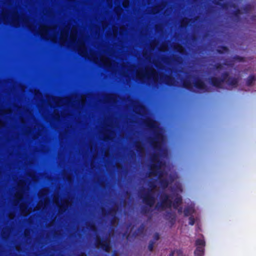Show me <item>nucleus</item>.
Returning a JSON list of instances; mask_svg holds the SVG:
<instances>
[{
  "instance_id": "obj_36",
  "label": "nucleus",
  "mask_w": 256,
  "mask_h": 256,
  "mask_svg": "<svg viewBox=\"0 0 256 256\" xmlns=\"http://www.w3.org/2000/svg\"><path fill=\"white\" fill-rule=\"evenodd\" d=\"M102 212L104 214H108L106 210L104 208L102 209Z\"/></svg>"
},
{
  "instance_id": "obj_27",
  "label": "nucleus",
  "mask_w": 256,
  "mask_h": 256,
  "mask_svg": "<svg viewBox=\"0 0 256 256\" xmlns=\"http://www.w3.org/2000/svg\"><path fill=\"white\" fill-rule=\"evenodd\" d=\"M214 68L216 70H220L222 69L223 66L222 64L217 63L214 65Z\"/></svg>"
},
{
  "instance_id": "obj_8",
  "label": "nucleus",
  "mask_w": 256,
  "mask_h": 256,
  "mask_svg": "<svg viewBox=\"0 0 256 256\" xmlns=\"http://www.w3.org/2000/svg\"><path fill=\"white\" fill-rule=\"evenodd\" d=\"M164 84L168 86H174L175 80L174 78L169 75H164Z\"/></svg>"
},
{
  "instance_id": "obj_32",
  "label": "nucleus",
  "mask_w": 256,
  "mask_h": 256,
  "mask_svg": "<svg viewBox=\"0 0 256 256\" xmlns=\"http://www.w3.org/2000/svg\"><path fill=\"white\" fill-rule=\"evenodd\" d=\"M177 256H184L183 251L182 249H178L176 250Z\"/></svg>"
},
{
  "instance_id": "obj_34",
  "label": "nucleus",
  "mask_w": 256,
  "mask_h": 256,
  "mask_svg": "<svg viewBox=\"0 0 256 256\" xmlns=\"http://www.w3.org/2000/svg\"><path fill=\"white\" fill-rule=\"evenodd\" d=\"M154 239L158 240L160 239V234L158 232H156L154 235Z\"/></svg>"
},
{
  "instance_id": "obj_47",
  "label": "nucleus",
  "mask_w": 256,
  "mask_h": 256,
  "mask_svg": "<svg viewBox=\"0 0 256 256\" xmlns=\"http://www.w3.org/2000/svg\"><path fill=\"white\" fill-rule=\"evenodd\" d=\"M58 118H60V116L58 115Z\"/></svg>"
},
{
  "instance_id": "obj_17",
  "label": "nucleus",
  "mask_w": 256,
  "mask_h": 256,
  "mask_svg": "<svg viewBox=\"0 0 256 256\" xmlns=\"http://www.w3.org/2000/svg\"><path fill=\"white\" fill-rule=\"evenodd\" d=\"M195 244L196 247L202 246L204 248L206 244V242L204 240L198 238L196 240Z\"/></svg>"
},
{
  "instance_id": "obj_38",
  "label": "nucleus",
  "mask_w": 256,
  "mask_h": 256,
  "mask_svg": "<svg viewBox=\"0 0 256 256\" xmlns=\"http://www.w3.org/2000/svg\"><path fill=\"white\" fill-rule=\"evenodd\" d=\"M177 209L178 210V213H181L182 212V207H180L178 208Z\"/></svg>"
},
{
  "instance_id": "obj_26",
  "label": "nucleus",
  "mask_w": 256,
  "mask_h": 256,
  "mask_svg": "<svg viewBox=\"0 0 256 256\" xmlns=\"http://www.w3.org/2000/svg\"><path fill=\"white\" fill-rule=\"evenodd\" d=\"M154 241L151 240L150 241L148 246V249L150 251L152 252L153 250L154 246Z\"/></svg>"
},
{
  "instance_id": "obj_25",
  "label": "nucleus",
  "mask_w": 256,
  "mask_h": 256,
  "mask_svg": "<svg viewBox=\"0 0 256 256\" xmlns=\"http://www.w3.org/2000/svg\"><path fill=\"white\" fill-rule=\"evenodd\" d=\"M172 216V218L170 220H168L170 224V228H172L175 224L176 221V216Z\"/></svg>"
},
{
  "instance_id": "obj_37",
  "label": "nucleus",
  "mask_w": 256,
  "mask_h": 256,
  "mask_svg": "<svg viewBox=\"0 0 256 256\" xmlns=\"http://www.w3.org/2000/svg\"><path fill=\"white\" fill-rule=\"evenodd\" d=\"M174 250H172V251L170 254H169V256H174Z\"/></svg>"
},
{
  "instance_id": "obj_3",
  "label": "nucleus",
  "mask_w": 256,
  "mask_h": 256,
  "mask_svg": "<svg viewBox=\"0 0 256 256\" xmlns=\"http://www.w3.org/2000/svg\"><path fill=\"white\" fill-rule=\"evenodd\" d=\"M210 84L217 88H222V84L224 82L234 88H236L238 83V78L230 76L228 72H225L222 74V78L211 76L209 78Z\"/></svg>"
},
{
  "instance_id": "obj_16",
  "label": "nucleus",
  "mask_w": 256,
  "mask_h": 256,
  "mask_svg": "<svg viewBox=\"0 0 256 256\" xmlns=\"http://www.w3.org/2000/svg\"><path fill=\"white\" fill-rule=\"evenodd\" d=\"M135 148L138 152L142 153L144 150L142 144L140 142H136L135 144Z\"/></svg>"
},
{
  "instance_id": "obj_4",
  "label": "nucleus",
  "mask_w": 256,
  "mask_h": 256,
  "mask_svg": "<svg viewBox=\"0 0 256 256\" xmlns=\"http://www.w3.org/2000/svg\"><path fill=\"white\" fill-rule=\"evenodd\" d=\"M160 202L156 204L155 209L158 211H162L167 208L172 206V201L170 198V195L165 192H162L160 197Z\"/></svg>"
},
{
  "instance_id": "obj_22",
  "label": "nucleus",
  "mask_w": 256,
  "mask_h": 256,
  "mask_svg": "<svg viewBox=\"0 0 256 256\" xmlns=\"http://www.w3.org/2000/svg\"><path fill=\"white\" fill-rule=\"evenodd\" d=\"M233 60L234 61L244 62V57H242L236 55L233 57Z\"/></svg>"
},
{
  "instance_id": "obj_12",
  "label": "nucleus",
  "mask_w": 256,
  "mask_h": 256,
  "mask_svg": "<svg viewBox=\"0 0 256 256\" xmlns=\"http://www.w3.org/2000/svg\"><path fill=\"white\" fill-rule=\"evenodd\" d=\"M194 210L192 207L191 206H187L184 208V216L186 217L189 216H190L194 212Z\"/></svg>"
},
{
  "instance_id": "obj_10",
  "label": "nucleus",
  "mask_w": 256,
  "mask_h": 256,
  "mask_svg": "<svg viewBox=\"0 0 256 256\" xmlns=\"http://www.w3.org/2000/svg\"><path fill=\"white\" fill-rule=\"evenodd\" d=\"M256 81V76L254 74H250L246 80V85L248 86H250Z\"/></svg>"
},
{
  "instance_id": "obj_15",
  "label": "nucleus",
  "mask_w": 256,
  "mask_h": 256,
  "mask_svg": "<svg viewBox=\"0 0 256 256\" xmlns=\"http://www.w3.org/2000/svg\"><path fill=\"white\" fill-rule=\"evenodd\" d=\"M204 254V248L198 246L194 252V256H202Z\"/></svg>"
},
{
  "instance_id": "obj_21",
  "label": "nucleus",
  "mask_w": 256,
  "mask_h": 256,
  "mask_svg": "<svg viewBox=\"0 0 256 256\" xmlns=\"http://www.w3.org/2000/svg\"><path fill=\"white\" fill-rule=\"evenodd\" d=\"M242 9L244 10V12L248 13L250 11V10L252 9V7H251V6L250 4H248L245 5L243 7Z\"/></svg>"
},
{
  "instance_id": "obj_35",
  "label": "nucleus",
  "mask_w": 256,
  "mask_h": 256,
  "mask_svg": "<svg viewBox=\"0 0 256 256\" xmlns=\"http://www.w3.org/2000/svg\"><path fill=\"white\" fill-rule=\"evenodd\" d=\"M148 210L146 208H144L142 209V212L144 214H146L148 212Z\"/></svg>"
},
{
  "instance_id": "obj_6",
  "label": "nucleus",
  "mask_w": 256,
  "mask_h": 256,
  "mask_svg": "<svg viewBox=\"0 0 256 256\" xmlns=\"http://www.w3.org/2000/svg\"><path fill=\"white\" fill-rule=\"evenodd\" d=\"M143 202L148 206L152 207L155 202V198L151 194V190H148L144 195L141 196Z\"/></svg>"
},
{
  "instance_id": "obj_18",
  "label": "nucleus",
  "mask_w": 256,
  "mask_h": 256,
  "mask_svg": "<svg viewBox=\"0 0 256 256\" xmlns=\"http://www.w3.org/2000/svg\"><path fill=\"white\" fill-rule=\"evenodd\" d=\"M172 215L173 216H176V214L174 213H173L170 211H168L164 214V218L166 220H170L172 218Z\"/></svg>"
},
{
  "instance_id": "obj_2",
  "label": "nucleus",
  "mask_w": 256,
  "mask_h": 256,
  "mask_svg": "<svg viewBox=\"0 0 256 256\" xmlns=\"http://www.w3.org/2000/svg\"><path fill=\"white\" fill-rule=\"evenodd\" d=\"M145 126L153 134L154 136L148 138V142L154 150L160 149V140L162 138V134L158 130V126L154 120L148 118L144 122Z\"/></svg>"
},
{
  "instance_id": "obj_29",
  "label": "nucleus",
  "mask_w": 256,
  "mask_h": 256,
  "mask_svg": "<svg viewBox=\"0 0 256 256\" xmlns=\"http://www.w3.org/2000/svg\"><path fill=\"white\" fill-rule=\"evenodd\" d=\"M67 207H68L67 205H66L64 204H62V205L60 206V208H59V212H61V211L64 212L66 210V208Z\"/></svg>"
},
{
  "instance_id": "obj_41",
  "label": "nucleus",
  "mask_w": 256,
  "mask_h": 256,
  "mask_svg": "<svg viewBox=\"0 0 256 256\" xmlns=\"http://www.w3.org/2000/svg\"><path fill=\"white\" fill-rule=\"evenodd\" d=\"M116 212V210H114V209H112V210H110L109 212V214H111V213H112V212Z\"/></svg>"
},
{
  "instance_id": "obj_33",
  "label": "nucleus",
  "mask_w": 256,
  "mask_h": 256,
  "mask_svg": "<svg viewBox=\"0 0 256 256\" xmlns=\"http://www.w3.org/2000/svg\"><path fill=\"white\" fill-rule=\"evenodd\" d=\"M175 49L179 52L180 53H182V50H183V48L182 46L180 45V44H178L176 48Z\"/></svg>"
},
{
  "instance_id": "obj_31",
  "label": "nucleus",
  "mask_w": 256,
  "mask_h": 256,
  "mask_svg": "<svg viewBox=\"0 0 256 256\" xmlns=\"http://www.w3.org/2000/svg\"><path fill=\"white\" fill-rule=\"evenodd\" d=\"M18 184H20L19 187L22 190L26 185V182L24 180H20Z\"/></svg>"
},
{
  "instance_id": "obj_11",
  "label": "nucleus",
  "mask_w": 256,
  "mask_h": 256,
  "mask_svg": "<svg viewBox=\"0 0 256 256\" xmlns=\"http://www.w3.org/2000/svg\"><path fill=\"white\" fill-rule=\"evenodd\" d=\"M182 87L191 90L192 88L191 82L188 80H183L182 81Z\"/></svg>"
},
{
  "instance_id": "obj_24",
  "label": "nucleus",
  "mask_w": 256,
  "mask_h": 256,
  "mask_svg": "<svg viewBox=\"0 0 256 256\" xmlns=\"http://www.w3.org/2000/svg\"><path fill=\"white\" fill-rule=\"evenodd\" d=\"M148 186L151 188V190H150L151 191L152 189H154L156 187V182L154 181L150 182H148Z\"/></svg>"
},
{
  "instance_id": "obj_46",
  "label": "nucleus",
  "mask_w": 256,
  "mask_h": 256,
  "mask_svg": "<svg viewBox=\"0 0 256 256\" xmlns=\"http://www.w3.org/2000/svg\"><path fill=\"white\" fill-rule=\"evenodd\" d=\"M225 6H226V4H223L222 5V7H224V8Z\"/></svg>"
},
{
  "instance_id": "obj_45",
  "label": "nucleus",
  "mask_w": 256,
  "mask_h": 256,
  "mask_svg": "<svg viewBox=\"0 0 256 256\" xmlns=\"http://www.w3.org/2000/svg\"><path fill=\"white\" fill-rule=\"evenodd\" d=\"M154 10H156V12H158V10L156 8H154Z\"/></svg>"
},
{
  "instance_id": "obj_28",
  "label": "nucleus",
  "mask_w": 256,
  "mask_h": 256,
  "mask_svg": "<svg viewBox=\"0 0 256 256\" xmlns=\"http://www.w3.org/2000/svg\"><path fill=\"white\" fill-rule=\"evenodd\" d=\"M189 224L191 226H193L195 223V220L193 216H190L189 218Z\"/></svg>"
},
{
  "instance_id": "obj_20",
  "label": "nucleus",
  "mask_w": 256,
  "mask_h": 256,
  "mask_svg": "<svg viewBox=\"0 0 256 256\" xmlns=\"http://www.w3.org/2000/svg\"><path fill=\"white\" fill-rule=\"evenodd\" d=\"M144 226L143 224H142L138 229V232H135L134 233V235L136 236H138V233L139 234H142L144 232Z\"/></svg>"
},
{
  "instance_id": "obj_44",
  "label": "nucleus",
  "mask_w": 256,
  "mask_h": 256,
  "mask_svg": "<svg viewBox=\"0 0 256 256\" xmlns=\"http://www.w3.org/2000/svg\"><path fill=\"white\" fill-rule=\"evenodd\" d=\"M232 6L233 8H236V6L234 4H233L232 5Z\"/></svg>"
},
{
  "instance_id": "obj_1",
  "label": "nucleus",
  "mask_w": 256,
  "mask_h": 256,
  "mask_svg": "<svg viewBox=\"0 0 256 256\" xmlns=\"http://www.w3.org/2000/svg\"><path fill=\"white\" fill-rule=\"evenodd\" d=\"M151 164L149 166L150 174L154 176H158V182L163 189L166 188L168 184L169 181L167 178H162L164 172L160 170L163 164L162 162L159 158V155L154 153L150 156Z\"/></svg>"
},
{
  "instance_id": "obj_19",
  "label": "nucleus",
  "mask_w": 256,
  "mask_h": 256,
  "mask_svg": "<svg viewBox=\"0 0 256 256\" xmlns=\"http://www.w3.org/2000/svg\"><path fill=\"white\" fill-rule=\"evenodd\" d=\"M87 227L94 232H96L98 230L97 228L94 224L89 223L87 224Z\"/></svg>"
},
{
  "instance_id": "obj_5",
  "label": "nucleus",
  "mask_w": 256,
  "mask_h": 256,
  "mask_svg": "<svg viewBox=\"0 0 256 256\" xmlns=\"http://www.w3.org/2000/svg\"><path fill=\"white\" fill-rule=\"evenodd\" d=\"M95 246L104 251L108 252L111 248L110 241L108 238H102L100 236H96L95 239Z\"/></svg>"
},
{
  "instance_id": "obj_42",
  "label": "nucleus",
  "mask_w": 256,
  "mask_h": 256,
  "mask_svg": "<svg viewBox=\"0 0 256 256\" xmlns=\"http://www.w3.org/2000/svg\"><path fill=\"white\" fill-rule=\"evenodd\" d=\"M112 256H118L116 252H114Z\"/></svg>"
},
{
  "instance_id": "obj_9",
  "label": "nucleus",
  "mask_w": 256,
  "mask_h": 256,
  "mask_svg": "<svg viewBox=\"0 0 256 256\" xmlns=\"http://www.w3.org/2000/svg\"><path fill=\"white\" fill-rule=\"evenodd\" d=\"M182 198L181 196H178L172 202V206L174 209H177L182 203Z\"/></svg>"
},
{
  "instance_id": "obj_40",
  "label": "nucleus",
  "mask_w": 256,
  "mask_h": 256,
  "mask_svg": "<svg viewBox=\"0 0 256 256\" xmlns=\"http://www.w3.org/2000/svg\"><path fill=\"white\" fill-rule=\"evenodd\" d=\"M78 256H86V254L84 252H81Z\"/></svg>"
},
{
  "instance_id": "obj_13",
  "label": "nucleus",
  "mask_w": 256,
  "mask_h": 256,
  "mask_svg": "<svg viewBox=\"0 0 256 256\" xmlns=\"http://www.w3.org/2000/svg\"><path fill=\"white\" fill-rule=\"evenodd\" d=\"M192 20L191 18H183L180 24V27L181 28H186L187 26H188L190 22H192Z\"/></svg>"
},
{
  "instance_id": "obj_14",
  "label": "nucleus",
  "mask_w": 256,
  "mask_h": 256,
  "mask_svg": "<svg viewBox=\"0 0 256 256\" xmlns=\"http://www.w3.org/2000/svg\"><path fill=\"white\" fill-rule=\"evenodd\" d=\"M216 52L218 54H223L228 52H229V49L226 46H220L218 47V48L216 50Z\"/></svg>"
},
{
  "instance_id": "obj_30",
  "label": "nucleus",
  "mask_w": 256,
  "mask_h": 256,
  "mask_svg": "<svg viewBox=\"0 0 256 256\" xmlns=\"http://www.w3.org/2000/svg\"><path fill=\"white\" fill-rule=\"evenodd\" d=\"M156 75L158 74V73L156 71H152L150 73H148L147 74L148 78L149 76H152L153 78H154V80H155V76H156Z\"/></svg>"
},
{
  "instance_id": "obj_39",
  "label": "nucleus",
  "mask_w": 256,
  "mask_h": 256,
  "mask_svg": "<svg viewBox=\"0 0 256 256\" xmlns=\"http://www.w3.org/2000/svg\"><path fill=\"white\" fill-rule=\"evenodd\" d=\"M28 236H29V232H27L26 231L24 232V236L26 238H28Z\"/></svg>"
},
{
  "instance_id": "obj_23",
  "label": "nucleus",
  "mask_w": 256,
  "mask_h": 256,
  "mask_svg": "<svg viewBox=\"0 0 256 256\" xmlns=\"http://www.w3.org/2000/svg\"><path fill=\"white\" fill-rule=\"evenodd\" d=\"M241 11L239 8H236V10L233 12L234 16L236 18H239L240 14H241Z\"/></svg>"
},
{
  "instance_id": "obj_43",
  "label": "nucleus",
  "mask_w": 256,
  "mask_h": 256,
  "mask_svg": "<svg viewBox=\"0 0 256 256\" xmlns=\"http://www.w3.org/2000/svg\"><path fill=\"white\" fill-rule=\"evenodd\" d=\"M104 138H106V139H108V140H109V139H110V138H109V137H108V136H104Z\"/></svg>"
},
{
  "instance_id": "obj_7",
  "label": "nucleus",
  "mask_w": 256,
  "mask_h": 256,
  "mask_svg": "<svg viewBox=\"0 0 256 256\" xmlns=\"http://www.w3.org/2000/svg\"><path fill=\"white\" fill-rule=\"evenodd\" d=\"M194 86L197 89L202 90L204 92L208 91V88L202 78L196 77L194 82Z\"/></svg>"
}]
</instances>
